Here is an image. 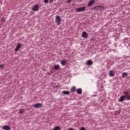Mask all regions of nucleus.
<instances>
[{"mask_svg": "<svg viewBox=\"0 0 130 130\" xmlns=\"http://www.w3.org/2000/svg\"><path fill=\"white\" fill-rule=\"evenodd\" d=\"M105 8L102 6H95L93 7V10H95V11H98L99 12H100L101 11H104V9Z\"/></svg>", "mask_w": 130, "mask_h": 130, "instance_id": "nucleus-1", "label": "nucleus"}, {"mask_svg": "<svg viewBox=\"0 0 130 130\" xmlns=\"http://www.w3.org/2000/svg\"><path fill=\"white\" fill-rule=\"evenodd\" d=\"M124 96L127 100H130V95L129 91H125L123 92Z\"/></svg>", "mask_w": 130, "mask_h": 130, "instance_id": "nucleus-2", "label": "nucleus"}, {"mask_svg": "<svg viewBox=\"0 0 130 130\" xmlns=\"http://www.w3.org/2000/svg\"><path fill=\"white\" fill-rule=\"evenodd\" d=\"M86 10V7H82L80 8H78L76 10V12L77 13H80V12H83Z\"/></svg>", "mask_w": 130, "mask_h": 130, "instance_id": "nucleus-3", "label": "nucleus"}, {"mask_svg": "<svg viewBox=\"0 0 130 130\" xmlns=\"http://www.w3.org/2000/svg\"><path fill=\"white\" fill-rule=\"evenodd\" d=\"M32 10L34 12H36L37 11H39V5H35L32 7Z\"/></svg>", "mask_w": 130, "mask_h": 130, "instance_id": "nucleus-4", "label": "nucleus"}, {"mask_svg": "<svg viewBox=\"0 0 130 130\" xmlns=\"http://www.w3.org/2000/svg\"><path fill=\"white\" fill-rule=\"evenodd\" d=\"M55 21L57 25H60V17L59 16L56 15L55 16Z\"/></svg>", "mask_w": 130, "mask_h": 130, "instance_id": "nucleus-5", "label": "nucleus"}, {"mask_svg": "<svg viewBox=\"0 0 130 130\" xmlns=\"http://www.w3.org/2000/svg\"><path fill=\"white\" fill-rule=\"evenodd\" d=\"M21 47H22V45L20 43H18L17 45L16 46V48L15 49V51L16 52H17V51H19V49H20V48H21Z\"/></svg>", "mask_w": 130, "mask_h": 130, "instance_id": "nucleus-6", "label": "nucleus"}, {"mask_svg": "<svg viewBox=\"0 0 130 130\" xmlns=\"http://www.w3.org/2000/svg\"><path fill=\"white\" fill-rule=\"evenodd\" d=\"M33 107H35V108H40L41 106H42V104L40 103H37L35 105H34Z\"/></svg>", "mask_w": 130, "mask_h": 130, "instance_id": "nucleus-7", "label": "nucleus"}, {"mask_svg": "<svg viewBox=\"0 0 130 130\" xmlns=\"http://www.w3.org/2000/svg\"><path fill=\"white\" fill-rule=\"evenodd\" d=\"M82 37L83 38H88V34L86 31H83L82 34Z\"/></svg>", "mask_w": 130, "mask_h": 130, "instance_id": "nucleus-8", "label": "nucleus"}, {"mask_svg": "<svg viewBox=\"0 0 130 130\" xmlns=\"http://www.w3.org/2000/svg\"><path fill=\"white\" fill-rule=\"evenodd\" d=\"M94 3H95L94 0L90 1L87 4L88 7H91V6H93V5H94Z\"/></svg>", "mask_w": 130, "mask_h": 130, "instance_id": "nucleus-9", "label": "nucleus"}, {"mask_svg": "<svg viewBox=\"0 0 130 130\" xmlns=\"http://www.w3.org/2000/svg\"><path fill=\"white\" fill-rule=\"evenodd\" d=\"M125 99H126L125 98L124 95H121L119 98V101L120 102H123V101H124Z\"/></svg>", "mask_w": 130, "mask_h": 130, "instance_id": "nucleus-10", "label": "nucleus"}, {"mask_svg": "<svg viewBox=\"0 0 130 130\" xmlns=\"http://www.w3.org/2000/svg\"><path fill=\"white\" fill-rule=\"evenodd\" d=\"M2 129L4 130H11V127L8 125H4L3 127H2Z\"/></svg>", "mask_w": 130, "mask_h": 130, "instance_id": "nucleus-11", "label": "nucleus"}, {"mask_svg": "<svg viewBox=\"0 0 130 130\" xmlns=\"http://www.w3.org/2000/svg\"><path fill=\"white\" fill-rule=\"evenodd\" d=\"M54 69L56 71H58V70L60 69V67H59V65L58 64H56L54 66Z\"/></svg>", "mask_w": 130, "mask_h": 130, "instance_id": "nucleus-12", "label": "nucleus"}, {"mask_svg": "<svg viewBox=\"0 0 130 130\" xmlns=\"http://www.w3.org/2000/svg\"><path fill=\"white\" fill-rule=\"evenodd\" d=\"M109 75L110 77H114V71H110L109 72Z\"/></svg>", "mask_w": 130, "mask_h": 130, "instance_id": "nucleus-13", "label": "nucleus"}, {"mask_svg": "<svg viewBox=\"0 0 130 130\" xmlns=\"http://www.w3.org/2000/svg\"><path fill=\"white\" fill-rule=\"evenodd\" d=\"M67 60H62L61 61H60L61 66H66V64H67Z\"/></svg>", "mask_w": 130, "mask_h": 130, "instance_id": "nucleus-14", "label": "nucleus"}, {"mask_svg": "<svg viewBox=\"0 0 130 130\" xmlns=\"http://www.w3.org/2000/svg\"><path fill=\"white\" fill-rule=\"evenodd\" d=\"M86 63L88 66H92L93 64V61H92L91 60H88L87 61Z\"/></svg>", "mask_w": 130, "mask_h": 130, "instance_id": "nucleus-15", "label": "nucleus"}, {"mask_svg": "<svg viewBox=\"0 0 130 130\" xmlns=\"http://www.w3.org/2000/svg\"><path fill=\"white\" fill-rule=\"evenodd\" d=\"M76 92L77 94H79V95H81L82 94V88H78L77 89Z\"/></svg>", "mask_w": 130, "mask_h": 130, "instance_id": "nucleus-16", "label": "nucleus"}, {"mask_svg": "<svg viewBox=\"0 0 130 130\" xmlns=\"http://www.w3.org/2000/svg\"><path fill=\"white\" fill-rule=\"evenodd\" d=\"M62 93L64 94V95H69V94H70V92L68 91H63Z\"/></svg>", "mask_w": 130, "mask_h": 130, "instance_id": "nucleus-17", "label": "nucleus"}, {"mask_svg": "<svg viewBox=\"0 0 130 130\" xmlns=\"http://www.w3.org/2000/svg\"><path fill=\"white\" fill-rule=\"evenodd\" d=\"M126 76H127V73L124 72L122 74V78H125V77H126Z\"/></svg>", "mask_w": 130, "mask_h": 130, "instance_id": "nucleus-18", "label": "nucleus"}, {"mask_svg": "<svg viewBox=\"0 0 130 130\" xmlns=\"http://www.w3.org/2000/svg\"><path fill=\"white\" fill-rule=\"evenodd\" d=\"M60 127L57 126L54 128V130H60Z\"/></svg>", "mask_w": 130, "mask_h": 130, "instance_id": "nucleus-19", "label": "nucleus"}, {"mask_svg": "<svg viewBox=\"0 0 130 130\" xmlns=\"http://www.w3.org/2000/svg\"><path fill=\"white\" fill-rule=\"evenodd\" d=\"M71 91L72 92H75V91H76V87H73L72 88H71Z\"/></svg>", "mask_w": 130, "mask_h": 130, "instance_id": "nucleus-20", "label": "nucleus"}, {"mask_svg": "<svg viewBox=\"0 0 130 130\" xmlns=\"http://www.w3.org/2000/svg\"><path fill=\"white\" fill-rule=\"evenodd\" d=\"M24 111H25V110H24V109H19V113H23V112H24Z\"/></svg>", "mask_w": 130, "mask_h": 130, "instance_id": "nucleus-21", "label": "nucleus"}, {"mask_svg": "<svg viewBox=\"0 0 130 130\" xmlns=\"http://www.w3.org/2000/svg\"><path fill=\"white\" fill-rule=\"evenodd\" d=\"M44 2L45 4H48V0H44Z\"/></svg>", "mask_w": 130, "mask_h": 130, "instance_id": "nucleus-22", "label": "nucleus"}, {"mask_svg": "<svg viewBox=\"0 0 130 130\" xmlns=\"http://www.w3.org/2000/svg\"><path fill=\"white\" fill-rule=\"evenodd\" d=\"M5 67V64H1L0 65V69H3Z\"/></svg>", "mask_w": 130, "mask_h": 130, "instance_id": "nucleus-23", "label": "nucleus"}, {"mask_svg": "<svg viewBox=\"0 0 130 130\" xmlns=\"http://www.w3.org/2000/svg\"><path fill=\"white\" fill-rule=\"evenodd\" d=\"M80 130H86V128L84 127H82L80 128Z\"/></svg>", "mask_w": 130, "mask_h": 130, "instance_id": "nucleus-24", "label": "nucleus"}, {"mask_svg": "<svg viewBox=\"0 0 130 130\" xmlns=\"http://www.w3.org/2000/svg\"><path fill=\"white\" fill-rule=\"evenodd\" d=\"M71 2H72V0H68L67 3H68V4H70Z\"/></svg>", "mask_w": 130, "mask_h": 130, "instance_id": "nucleus-25", "label": "nucleus"}, {"mask_svg": "<svg viewBox=\"0 0 130 130\" xmlns=\"http://www.w3.org/2000/svg\"><path fill=\"white\" fill-rule=\"evenodd\" d=\"M5 18H3L2 19V22H5Z\"/></svg>", "mask_w": 130, "mask_h": 130, "instance_id": "nucleus-26", "label": "nucleus"}, {"mask_svg": "<svg viewBox=\"0 0 130 130\" xmlns=\"http://www.w3.org/2000/svg\"><path fill=\"white\" fill-rule=\"evenodd\" d=\"M53 1H54V0H50V3L51 4H52V3H53Z\"/></svg>", "mask_w": 130, "mask_h": 130, "instance_id": "nucleus-27", "label": "nucleus"}, {"mask_svg": "<svg viewBox=\"0 0 130 130\" xmlns=\"http://www.w3.org/2000/svg\"><path fill=\"white\" fill-rule=\"evenodd\" d=\"M68 130H74V128H70L68 129Z\"/></svg>", "mask_w": 130, "mask_h": 130, "instance_id": "nucleus-28", "label": "nucleus"}, {"mask_svg": "<svg viewBox=\"0 0 130 130\" xmlns=\"http://www.w3.org/2000/svg\"><path fill=\"white\" fill-rule=\"evenodd\" d=\"M78 1H79V2H82V0H78Z\"/></svg>", "mask_w": 130, "mask_h": 130, "instance_id": "nucleus-29", "label": "nucleus"}]
</instances>
